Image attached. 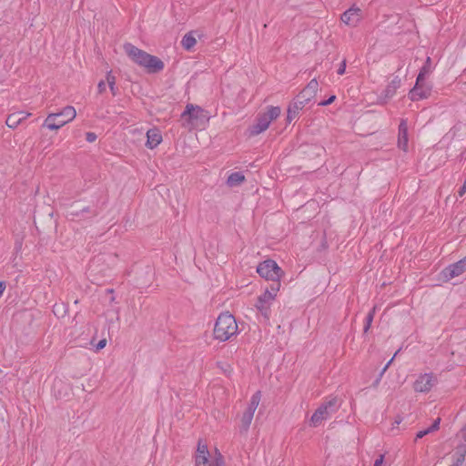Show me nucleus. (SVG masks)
Returning <instances> with one entry per match:
<instances>
[{"mask_svg":"<svg viewBox=\"0 0 466 466\" xmlns=\"http://www.w3.org/2000/svg\"><path fill=\"white\" fill-rule=\"evenodd\" d=\"M466 270V257L462 259L453 263L447 268H445L442 271V274L445 279H451L455 277L461 275Z\"/></svg>","mask_w":466,"mask_h":466,"instance_id":"12","label":"nucleus"},{"mask_svg":"<svg viewBox=\"0 0 466 466\" xmlns=\"http://www.w3.org/2000/svg\"><path fill=\"white\" fill-rule=\"evenodd\" d=\"M341 21L349 26H357L361 19V10L352 6L341 15Z\"/></svg>","mask_w":466,"mask_h":466,"instance_id":"11","label":"nucleus"},{"mask_svg":"<svg viewBox=\"0 0 466 466\" xmlns=\"http://www.w3.org/2000/svg\"><path fill=\"white\" fill-rule=\"evenodd\" d=\"M390 366H388L387 364L384 366V368L382 369L383 371L386 372V370L389 369Z\"/></svg>","mask_w":466,"mask_h":466,"instance_id":"40","label":"nucleus"},{"mask_svg":"<svg viewBox=\"0 0 466 466\" xmlns=\"http://www.w3.org/2000/svg\"><path fill=\"white\" fill-rule=\"evenodd\" d=\"M108 87L114 96H116L118 94V88L116 86V84L108 85Z\"/></svg>","mask_w":466,"mask_h":466,"instance_id":"33","label":"nucleus"},{"mask_svg":"<svg viewBox=\"0 0 466 466\" xmlns=\"http://www.w3.org/2000/svg\"><path fill=\"white\" fill-rule=\"evenodd\" d=\"M340 407V400L337 397H332L323 402L312 414L310 418V426L318 427L323 421L329 419Z\"/></svg>","mask_w":466,"mask_h":466,"instance_id":"4","label":"nucleus"},{"mask_svg":"<svg viewBox=\"0 0 466 466\" xmlns=\"http://www.w3.org/2000/svg\"><path fill=\"white\" fill-rule=\"evenodd\" d=\"M373 320V313L372 312H370L367 317H366V323H365V326H364V331L367 332L368 329H370V325H371V322Z\"/></svg>","mask_w":466,"mask_h":466,"instance_id":"26","label":"nucleus"},{"mask_svg":"<svg viewBox=\"0 0 466 466\" xmlns=\"http://www.w3.org/2000/svg\"><path fill=\"white\" fill-rule=\"evenodd\" d=\"M245 180V176L241 172L231 173L227 180L229 187H236L240 185Z\"/></svg>","mask_w":466,"mask_h":466,"instance_id":"22","label":"nucleus"},{"mask_svg":"<svg viewBox=\"0 0 466 466\" xmlns=\"http://www.w3.org/2000/svg\"><path fill=\"white\" fill-rule=\"evenodd\" d=\"M384 373H385V371H383L381 370V371L379 374V377L375 380V381L372 384L373 387H375V388L378 387V385L380 384V382L381 380V378L383 377Z\"/></svg>","mask_w":466,"mask_h":466,"instance_id":"36","label":"nucleus"},{"mask_svg":"<svg viewBox=\"0 0 466 466\" xmlns=\"http://www.w3.org/2000/svg\"><path fill=\"white\" fill-rule=\"evenodd\" d=\"M345 70H346V60H343L337 71V73L339 75V76H342L344 73H345Z\"/></svg>","mask_w":466,"mask_h":466,"instance_id":"31","label":"nucleus"},{"mask_svg":"<svg viewBox=\"0 0 466 466\" xmlns=\"http://www.w3.org/2000/svg\"><path fill=\"white\" fill-rule=\"evenodd\" d=\"M465 192H466V180L463 183V185L461 186V187L459 189L458 194L460 197H462L465 194Z\"/></svg>","mask_w":466,"mask_h":466,"instance_id":"37","label":"nucleus"},{"mask_svg":"<svg viewBox=\"0 0 466 466\" xmlns=\"http://www.w3.org/2000/svg\"><path fill=\"white\" fill-rule=\"evenodd\" d=\"M147 147L149 148H155L157 147L162 141V135L160 131L157 128L149 129L147 132Z\"/></svg>","mask_w":466,"mask_h":466,"instance_id":"17","label":"nucleus"},{"mask_svg":"<svg viewBox=\"0 0 466 466\" xmlns=\"http://www.w3.org/2000/svg\"><path fill=\"white\" fill-rule=\"evenodd\" d=\"M223 456L218 450L214 453H210L208 446L201 441H198L195 455V466H223Z\"/></svg>","mask_w":466,"mask_h":466,"instance_id":"5","label":"nucleus"},{"mask_svg":"<svg viewBox=\"0 0 466 466\" xmlns=\"http://www.w3.org/2000/svg\"><path fill=\"white\" fill-rule=\"evenodd\" d=\"M431 72V57H427L424 66L421 67L418 76H417V85L423 82L425 76Z\"/></svg>","mask_w":466,"mask_h":466,"instance_id":"21","label":"nucleus"},{"mask_svg":"<svg viewBox=\"0 0 466 466\" xmlns=\"http://www.w3.org/2000/svg\"><path fill=\"white\" fill-rule=\"evenodd\" d=\"M438 383V378L433 373H424L418 376L413 383L416 392L427 393Z\"/></svg>","mask_w":466,"mask_h":466,"instance_id":"10","label":"nucleus"},{"mask_svg":"<svg viewBox=\"0 0 466 466\" xmlns=\"http://www.w3.org/2000/svg\"><path fill=\"white\" fill-rule=\"evenodd\" d=\"M108 85H112V84H116V76L113 75V72L112 70H109L106 72V80H105Z\"/></svg>","mask_w":466,"mask_h":466,"instance_id":"25","label":"nucleus"},{"mask_svg":"<svg viewBox=\"0 0 466 466\" xmlns=\"http://www.w3.org/2000/svg\"><path fill=\"white\" fill-rule=\"evenodd\" d=\"M400 86V80L398 78H394L388 84V86L382 91L380 98L383 99L384 102L388 101L390 98H391L395 95L397 89Z\"/></svg>","mask_w":466,"mask_h":466,"instance_id":"18","label":"nucleus"},{"mask_svg":"<svg viewBox=\"0 0 466 466\" xmlns=\"http://www.w3.org/2000/svg\"><path fill=\"white\" fill-rule=\"evenodd\" d=\"M431 433L429 429L427 428L426 430H423V431H420L417 435H416V439H421L423 438L424 436H426L427 434Z\"/></svg>","mask_w":466,"mask_h":466,"instance_id":"35","label":"nucleus"},{"mask_svg":"<svg viewBox=\"0 0 466 466\" xmlns=\"http://www.w3.org/2000/svg\"><path fill=\"white\" fill-rule=\"evenodd\" d=\"M336 99L335 96H331L329 99L321 101L319 105V106H328L331 104Z\"/></svg>","mask_w":466,"mask_h":466,"instance_id":"34","label":"nucleus"},{"mask_svg":"<svg viewBox=\"0 0 466 466\" xmlns=\"http://www.w3.org/2000/svg\"><path fill=\"white\" fill-rule=\"evenodd\" d=\"M384 464V455H380L374 461L373 466H383Z\"/></svg>","mask_w":466,"mask_h":466,"instance_id":"30","label":"nucleus"},{"mask_svg":"<svg viewBox=\"0 0 466 466\" xmlns=\"http://www.w3.org/2000/svg\"><path fill=\"white\" fill-rule=\"evenodd\" d=\"M272 284H270L269 288H268L265 291L270 293L273 298H276L279 289H280V280H271Z\"/></svg>","mask_w":466,"mask_h":466,"instance_id":"24","label":"nucleus"},{"mask_svg":"<svg viewBox=\"0 0 466 466\" xmlns=\"http://www.w3.org/2000/svg\"><path fill=\"white\" fill-rule=\"evenodd\" d=\"M31 114L25 112H15L10 114L6 118V125L10 128H15L21 124L24 120H25Z\"/></svg>","mask_w":466,"mask_h":466,"instance_id":"16","label":"nucleus"},{"mask_svg":"<svg viewBox=\"0 0 466 466\" xmlns=\"http://www.w3.org/2000/svg\"><path fill=\"white\" fill-rule=\"evenodd\" d=\"M258 275L268 280H280L283 270L279 267L276 261L267 259L257 267Z\"/></svg>","mask_w":466,"mask_h":466,"instance_id":"8","label":"nucleus"},{"mask_svg":"<svg viewBox=\"0 0 466 466\" xmlns=\"http://www.w3.org/2000/svg\"><path fill=\"white\" fill-rule=\"evenodd\" d=\"M106 82L105 80H101L98 82L97 90L99 94H103L106 91Z\"/></svg>","mask_w":466,"mask_h":466,"instance_id":"27","label":"nucleus"},{"mask_svg":"<svg viewBox=\"0 0 466 466\" xmlns=\"http://www.w3.org/2000/svg\"><path fill=\"white\" fill-rule=\"evenodd\" d=\"M196 43V38L191 33L185 35L181 40V45L186 50H190Z\"/></svg>","mask_w":466,"mask_h":466,"instance_id":"23","label":"nucleus"},{"mask_svg":"<svg viewBox=\"0 0 466 466\" xmlns=\"http://www.w3.org/2000/svg\"><path fill=\"white\" fill-rule=\"evenodd\" d=\"M106 339L99 340L98 343L96 345V350H100L104 349L106 347Z\"/></svg>","mask_w":466,"mask_h":466,"instance_id":"32","label":"nucleus"},{"mask_svg":"<svg viewBox=\"0 0 466 466\" xmlns=\"http://www.w3.org/2000/svg\"><path fill=\"white\" fill-rule=\"evenodd\" d=\"M430 95V89L425 88L422 82L417 85L410 90L409 96L412 101H418L420 99L427 98Z\"/></svg>","mask_w":466,"mask_h":466,"instance_id":"15","label":"nucleus"},{"mask_svg":"<svg viewBox=\"0 0 466 466\" xmlns=\"http://www.w3.org/2000/svg\"><path fill=\"white\" fill-rule=\"evenodd\" d=\"M440 422H441V419L440 418L436 419L434 420V422L432 423V425L428 428L430 432L437 431L439 429V427H440Z\"/></svg>","mask_w":466,"mask_h":466,"instance_id":"28","label":"nucleus"},{"mask_svg":"<svg viewBox=\"0 0 466 466\" xmlns=\"http://www.w3.org/2000/svg\"><path fill=\"white\" fill-rule=\"evenodd\" d=\"M183 127L193 128L198 125L199 122L208 119V116L200 106L192 104H187L185 111L181 114Z\"/></svg>","mask_w":466,"mask_h":466,"instance_id":"7","label":"nucleus"},{"mask_svg":"<svg viewBox=\"0 0 466 466\" xmlns=\"http://www.w3.org/2000/svg\"><path fill=\"white\" fill-rule=\"evenodd\" d=\"M398 146L402 150L406 151L408 147V127L405 120H401L399 126V139Z\"/></svg>","mask_w":466,"mask_h":466,"instance_id":"19","label":"nucleus"},{"mask_svg":"<svg viewBox=\"0 0 466 466\" xmlns=\"http://www.w3.org/2000/svg\"><path fill=\"white\" fill-rule=\"evenodd\" d=\"M76 111L74 106H66L58 113H50L43 123V127L50 130H58L67 123L74 120Z\"/></svg>","mask_w":466,"mask_h":466,"instance_id":"3","label":"nucleus"},{"mask_svg":"<svg viewBox=\"0 0 466 466\" xmlns=\"http://www.w3.org/2000/svg\"><path fill=\"white\" fill-rule=\"evenodd\" d=\"M86 141L89 143L95 142L96 139V135L93 132H87L86 135Z\"/></svg>","mask_w":466,"mask_h":466,"instance_id":"29","label":"nucleus"},{"mask_svg":"<svg viewBox=\"0 0 466 466\" xmlns=\"http://www.w3.org/2000/svg\"><path fill=\"white\" fill-rule=\"evenodd\" d=\"M6 285L4 281H0V297L3 295L5 290Z\"/></svg>","mask_w":466,"mask_h":466,"instance_id":"38","label":"nucleus"},{"mask_svg":"<svg viewBox=\"0 0 466 466\" xmlns=\"http://www.w3.org/2000/svg\"><path fill=\"white\" fill-rule=\"evenodd\" d=\"M280 112L279 106H268L267 112L258 115L257 123L249 128L250 135L257 136L267 130L271 121L279 116Z\"/></svg>","mask_w":466,"mask_h":466,"instance_id":"6","label":"nucleus"},{"mask_svg":"<svg viewBox=\"0 0 466 466\" xmlns=\"http://www.w3.org/2000/svg\"><path fill=\"white\" fill-rule=\"evenodd\" d=\"M396 354H397V353H395V354H394V356H393V357H392V358L388 361V363H387V365H388V366H390V365L392 363V361H393V360H394V358H395Z\"/></svg>","mask_w":466,"mask_h":466,"instance_id":"39","label":"nucleus"},{"mask_svg":"<svg viewBox=\"0 0 466 466\" xmlns=\"http://www.w3.org/2000/svg\"><path fill=\"white\" fill-rule=\"evenodd\" d=\"M126 54L137 65L149 73H157L164 69V63L157 56L147 54L130 43L124 45Z\"/></svg>","mask_w":466,"mask_h":466,"instance_id":"1","label":"nucleus"},{"mask_svg":"<svg viewBox=\"0 0 466 466\" xmlns=\"http://www.w3.org/2000/svg\"><path fill=\"white\" fill-rule=\"evenodd\" d=\"M319 84L316 79H312L307 86L299 93L298 99L307 105L316 96Z\"/></svg>","mask_w":466,"mask_h":466,"instance_id":"13","label":"nucleus"},{"mask_svg":"<svg viewBox=\"0 0 466 466\" xmlns=\"http://www.w3.org/2000/svg\"><path fill=\"white\" fill-rule=\"evenodd\" d=\"M261 399L260 391H257L250 398L249 403L246 410L241 416V429L245 431L249 428L254 417V413L259 404Z\"/></svg>","mask_w":466,"mask_h":466,"instance_id":"9","label":"nucleus"},{"mask_svg":"<svg viewBox=\"0 0 466 466\" xmlns=\"http://www.w3.org/2000/svg\"><path fill=\"white\" fill-rule=\"evenodd\" d=\"M238 332L237 321L229 312L221 313L215 323L214 337L219 341H227Z\"/></svg>","mask_w":466,"mask_h":466,"instance_id":"2","label":"nucleus"},{"mask_svg":"<svg viewBox=\"0 0 466 466\" xmlns=\"http://www.w3.org/2000/svg\"><path fill=\"white\" fill-rule=\"evenodd\" d=\"M306 105L299 101L298 98L289 104L288 107V114H287V121L290 123L293 119H295L299 111L305 106Z\"/></svg>","mask_w":466,"mask_h":466,"instance_id":"20","label":"nucleus"},{"mask_svg":"<svg viewBox=\"0 0 466 466\" xmlns=\"http://www.w3.org/2000/svg\"><path fill=\"white\" fill-rule=\"evenodd\" d=\"M274 299L275 298H273L270 293L265 291L258 297L256 307L265 317H268L269 307Z\"/></svg>","mask_w":466,"mask_h":466,"instance_id":"14","label":"nucleus"}]
</instances>
